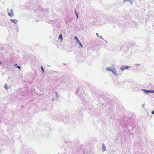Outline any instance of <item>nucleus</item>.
<instances>
[{"mask_svg":"<svg viewBox=\"0 0 154 154\" xmlns=\"http://www.w3.org/2000/svg\"><path fill=\"white\" fill-rule=\"evenodd\" d=\"M75 39L77 41V43L79 44L81 47H82V45L81 44V42H80V41L79 40V39H78L76 37H75Z\"/></svg>","mask_w":154,"mask_h":154,"instance_id":"3","label":"nucleus"},{"mask_svg":"<svg viewBox=\"0 0 154 154\" xmlns=\"http://www.w3.org/2000/svg\"><path fill=\"white\" fill-rule=\"evenodd\" d=\"M142 106L143 107H144V104H143L142 105Z\"/></svg>","mask_w":154,"mask_h":154,"instance_id":"15","label":"nucleus"},{"mask_svg":"<svg viewBox=\"0 0 154 154\" xmlns=\"http://www.w3.org/2000/svg\"><path fill=\"white\" fill-rule=\"evenodd\" d=\"M102 149L103 151H104L106 150V147L104 144H103L102 146Z\"/></svg>","mask_w":154,"mask_h":154,"instance_id":"6","label":"nucleus"},{"mask_svg":"<svg viewBox=\"0 0 154 154\" xmlns=\"http://www.w3.org/2000/svg\"><path fill=\"white\" fill-rule=\"evenodd\" d=\"M152 114H154V110L152 111Z\"/></svg>","mask_w":154,"mask_h":154,"instance_id":"12","label":"nucleus"},{"mask_svg":"<svg viewBox=\"0 0 154 154\" xmlns=\"http://www.w3.org/2000/svg\"><path fill=\"white\" fill-rule=\"evenodd\" d=\"M8 14L9 16H13L14 14V12L11 9L9 11H8Z\"/></svg>","mask_w":154,"mask_h":154,"instance_id":"1","label":"nucleus"},{"mask_svg":"<svg viewBox=\"0 0 154 154\" xmlns=\"http://www.w3.org/2000/svg\"><path fill=\"white\" fill-rule=\"evenodd\" d=\"M96 35H97V36H98V33H96Z\"/></svg>","mask_w":154,"mask_h":154,"instance_id":"14","label":"nucleus"},{"mask_svg":"<svg viewBox=\"0 0 154 154\" xmlns=\"http://www.w3.org/2000/svg\"><path fill=\"white\" fill-rule=\"evenodd\" d=\"M76 14L77 16V14L76 13Z\"/></svg>","mask_w":154,"mask_h":154,"instance_id":"17","label":"nucleus"},{"mask_svg":"<svg viewBox=\"0 0 154 154\" xmlns=\"http://www.w3.org/2000/svg\"><path fill=\"white\" fill-rule=\"evenodd\" d=\"M41 69H42V71L43 72H44V69L42 66L41 67Z\"/></svg>","mask_w":154,"mask_h":154,"instance_id":"11","label":"nucleus"},{"mask_svg":"<svg viewBox=\"0 0 154 154\" xmlns=\"http://www.w3.org/2000/svg\"><path fill=\"white\" fill-rule=\"evenodd\" d=\"M59 38L61 40V41L62 42L63 40V37H62V35L61 34H60L59 35Z\"/></svg>","mask_w":154,"mask_h":154,"instance_id":"9","label":"nucleus"},{"mask_svg":"<svg viewBox=\"0 0 154 154\" xmlns=\"http://www.w3.org/2000/svg\"><path fill=\"white\" fill-rule=\"evenodd\" d=\"M0 64H2V62L1 61H0Z\"/></svg>","mask_w":154,"mask_h":154,"instance_id":"16","label":"nucleus"},{"mask_svg":"<svg viewBox=\"0 0 154 154\" xmlns=\"http://www.w3.org/2000/svg\"><path fill=\"white\" fill-rule=\"evenodd\" d=\"M142 90L145 92V94H148L149 93H150V90H147L143 89H142Z\"/></svg>","mask_w":154,"mask_h":154,"instance_id":"7","label":"nucleus"},{"mask_svg":"<svg viewBox=\"0 0 154 154\" xmlns=\"http://www.w3.org/2000/svg\"><path fill=\"white\" fill-rule=\"evenodd\" d=\"M150 93H154V90H150Z\"/></svg>","mask_w":154,"mask_h":154,"instance_id":"10","label":"nucleus"},{"mask_svg":"<svg viewBox=\"0 0 154 154\" xmlns=\"http://www.w3.org/2000/svg\"><path fill=\"white\" fill-rule=\"evenodd\" d=\"M17 67L19 68V69H20V66H17Z\"/></svg>","mask_w":154,"mask_h":154,"instance_id":"13","label":"nucleus"},{"mask_svg":"<svg viewBox=\"0 0 154 154\" xmlns=\"http://www.w3.org/2000/svg\"><path fill=\"white\" fill-rule=\"evenodd\" d=\"M106 69L108 71H112L113 73H115L114 71L112 70V69L110 68L109 67H107L106 68Z\"/></svg>","mask_w":154,"mask_h":154,"instance_id":"5","label":"nucleus"},{"mask_svg":"<svg viewBox=\"0 0 154 154\" xmlns=\"http://www.w3.org/2000/svg\"><path fill=\"white\" fill-rule=\"evenodd\" d=\"M11 21L14 23H16L17 22V20H15L11 19Z\"/></svg>","mask_w":154,"mask_h":154,"instance_id":"8","label":"nucleus"},{"mask_svg":"<svg viewBox=\"0 0 154 154\" xmlns=\"http://www.w3.org/2000/svg\"><path fill=\"white\" fill-rule=\"evenodd\" d=\"M133 0H123L124 3H126L128 2H129L130 5H132L133 3Z\"/></svg>","mask_w":154,"mask_h":154,"instance_id":"4","label":"nucleus"},{"mask_svg":"<svg viewBox=\"0 0 154 154\" xmlns=\"http://www.w3.org/2000/svg\"><path fill=\"white\" fill-rule=\"evenodd\" d=\"M129 67L128 66H122L121 67L120 69L122 70L123 71L125 69H127L128 68H129Z\"/></svg>","mask_w":154,"mask_h":154,"instance_id":"2","label":"nucleus"}]
</instances>
